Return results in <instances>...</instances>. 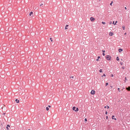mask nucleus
Wrapping results in <instances>:
<instances>
[{
	"mask_svg": "<svg viewBox=\"0 0 130 130\" xmlns=\"http://www.w3.org/2000/svg\"><path fill=\"white\" fill-rule=\"evenodd\" d=\"M105 58L108 60H110L111 59V57L109 55H107L105 56Z\"/></svg>",
	"mask_w": 130,
	"mask_h": 130,
	"instance_id": "1",
	"label": "nucleus"
},
{
	"mask_svg": "<svg viewBox=\"0 0 130 130\" xmlns=\"http://www.w3.org/2000/svg\"><path fill=\"white\" fill-rule=\"evenodd\" d=\"M72 109L73 110H74L76 112L77 111L79 110L78 108L77 107L76 108V107L75 106H74L73 107Z\"/></svg>",
	"mask_w": 130,
	"mask_h": 130,
	"instance_id": "2",
	"label": "nucleus"
},
{
	"mask_svg": "<svg viewBox=\"0 0 130 130\" xmlns=\"http://www.w3.org/2000/svg\"><path fill=\"white\" fill-rule=\"evenodd\" d=\"M95 91L93 90H92L91 91V94L92 95H94L95 93Z\"/></svg>",
	"mask_w": 130,
	"mask_h": 130,
	"instance_id": "3",
	"label": "nucleus"
},
{
	"mask_svg": "<svg viewBox=\"0 0 130 130\" xmlns=\"http://www.w3.org/2000/svg\"><path fill=\"white\" fill-rule=\"evenodd\" d=\"M90 20L91 21H93L95 19L92 17H91L90 18Z\"/></svg>",
	"mask_w": 130,
	"mask_h": 130,
	"instance_id": "4",
	"label": "nucleus"
},
{
	"mask_svg": "<svg viewBox=\"0 0 130 130\" xmlns=\"http://www.w3.org/2000/svg\"><path fill=\"white\" fill-rule=\"evenodd\" d=\"M126 88L127 90L130 91V86H128V87H126Z\"/></svg>",
	"mask_w": 130,
	"mask_h": 130,
	"instance_id": "5",
	"label": "nucleus"
},
{
	"mask_svg": "<svg viewBox=\"0 0 130 130\" xmlns=\"http://www.w3.org/2000/svg\"><path fill=\"white\" fill-rule=\"evenodd\" d=\"M123 51V50L122 49L120 48L118 49V51H119V53H121Z\"/></svg>",
	"mask_w": 130,
	"mask_h": 130,
	"instance_id": "6",
	"label": "nucleus"
},
{
	"mask_svg": "<svg viewBox=\"0 0 130 130\" xmlns=\"http://www.w3.org/2000/svg\"><path fill=\"white\" fill-rule=\"evenodd\" d=\"M113 34V33L111 32H110L109 33V35L110 36H112Z\"/></svg>",
	"mask_w": 130,
	"mask_h": 130,
	"instance_id": "7",
	"label": "nucleus"
},
{
	"mask_svg": "<svg viewBox=\"0 0 130 130\" xmlns=\"http://www.w3.org/2000/svg\"><path fill=\"white\" fill-rule=\"evenodd\" d=\"M15 101L16 102L18 103H19V100H18L17 99H16L15 100Z\"/></svg>",
	"mask_w": 130,
	"mask_h": 130,
	"instance_id": "8",
	"label": "nucleus"
},
{
	"mask_svg": "<svg viewBox=\"0 0 130 130\" xmlns=\"http://www.w3.org/2000/svg\"><path fill=\"white\" fill-rule=\"evenodd\" d=\"M114 21H113V22L112 24H114V25H116V23L117 22V21H115V23H114Z\"/></svg>",
	"mask_w": 130,
	"mask_h": 130,
	"instance_id": "9",
	"label": "nucleus"
},
{
	"mask_svg": "<svg viewBox=\"0 0 130 130\" xmlns=\"http://www.w3.org/2000/svg\"><path fill=\"white\" fill-rule=\"evenodd\" d=\"M43 4H42V3H41V4L40 5V7H43Z\"/></svg>",
	"mask_w": 130,
	"mask_h": 130,
	"instance_id": "10",
	"label": "nucleus"
},
{
	"mask_svg": "<svg viewBox=\"0 0 130 130\" xmlns=\"http://www.w3.org/2000/svg\"><path fill=\"white\" fill-rule=\"evenodd\" d=\"M115 117V116L113 115H112V119H114L115 120H116V118H114V117Z\"/></svg>",
	"mask_w": 130,
	"mask_h": 130,
	"instance_id": "11",
	"label": "nucleus"
},
{
	"mask_svg": "<svg viewBox=\"0 0 130 130\" xmlns=\"http://www.w3.org/2000/svg\"><path fill=\"white\" fill-rule=\"evenodd\" d=\"M104 107L105 108H107V109H108L109 108V107L108 105H107V106H105Z\"/></svg>",
	"mask_w": 130,
	"mask_h": 130,
	"instance_id": "12",
	"label": "nucleus"
},
{
	"mask_svg": "<svg viewBox=\"0 0 130 130\" xmlns=\"http://www.w3.org/2000/svg\"><path fill=\"white\" fill-rule=\"evenodd\" d=\"M69 26V25H67L66 26V27L65 28V29H68V28H67V27H68Z\"/></svg>",
	"mask_w": 130,
	"mask_h": 130,
	"instance_id": "13",
	"label": "nucleus"
},
{
	"mask_svg": "<svg viewBox=\"0 0 130 130\" xmlns=\"http://www.w3.org/2000/svg\"><path fill=\"white\" fill-rule=\"evenodd\" d=\"M116 59L118 61L119 60V58L118 56H117V57Z\"/></svg>",
	"mask_w": 130,
	"mask_h": 130,
	"instance_id": "14",
	"label": "nucleus"
},
{
	"mask_svg": "<svg viewBox=\"0 0 130 130\" xmlns=\"http://www.w3.org/2000/svg\"><path fill=\"white\" fill-rule=\"evenodd\" d=\"M33 14V12H30L29 14V15L30 16H31L32 14Z\"/></svg>",
	"mask_w": 130,
	"mask_h": 130,
	"instance_id": "15",
	"label": "nucleus"
},
{
	"mask_svg": "<svg viewBox=\"0 0 130 130\" xmlns=\"http://www.w3.org/2000/svg\"><path fill=\"white\" fill-rule=\"evenodd\" d=\"M46 110L48 111L49 110V108L48 107H47L46 108Z\"/></svg>",
	"mask_w": 130,
	"mask_h": 130,
	"instance_id": "16",
	"label": "nucleus"
},
{
	"mask_svg": "<svg viewBox=\"0 0 130 130\" xmlns=\"http://www.w3.org/2000/svg\"><path fill=\"white\" fill-rule=\"evenodd\" d=\"M122 28L123 30H125V26L124 25L122 26Z\"/></svg>",
	"mask_w": 130,
	"mask_h": 130,
	"instance_id": "17",
	"label": "nucleus"
},
{
	"mask_svg": "<svg viewBox=\"0 0 130 130\" xmlns=\"http://www.w3.org/2000/svg\"><path fill=\"white\" fill-rule=\"evenodd\" d=\"M99 72H102V69H100V70H99Z\"/></svg>",
	"mask_w": 130,
	"mask_h": 130,
	"instance_id": "18",
	"label": "nucleus"
},
{
	"mask_svg": "<svg viewBox=\"0 0 130 130\" xmlns=\"http://www.w3.org/2000/svg\"><path fill=\"white\" fill-rule=\"evenodd\" d=\"M102 77H103V76H106L105 74L104 73L103 74V75H102Z\"/></svg>",
	"mask_w": 130,
	"mask_h": 130,
	"instance_id": "19",
	"label": "nucleus"
},
{
	"mask_svg": "<svg viewBox=\"0 0 130 130\" xmlns=\"http://www.w3.org/2000/svg\"><path fill=\"white\" fill-rule=\"evenodd\" d=\"M108 84V83H106L105 84V86H107Z\"/></svg>",
	"mask_w": 130,
	"mask_h": 130,
	"instance_id": "20",
	"label": "nucleus"
},
{
	"mask_svg": "<svg viewBox=\"0 0 130 130\" xmlns=\"http://www.w3.org/2000/svg\"><path fill=\"white\" fill-rule=\"evenodd\" d=\"M127 80V79L126 77H125V82H126V80Z\"/></svg>",
	"mask_w": 130,
	"mask_h": 130,
	"instance_id": "21",
	"label": "nucleus"
},
{
	"mask_svg": "<svg viewBox=\"0 0 130 130\" xmlns=\"http://www.w3.org/2000/svg\"><path fill=\"white\" fill-rule=\"evenodd\" d=\"M101 23L102 24H105V22H102Z\"/></svg>",
	"mask_w": 130,
	"mask_h": 130,
	"instance_id": "22",
	"label": "nucleus"
},
{
	"mask_svg": "<svg viewBox=\"0 0 130 130\" xmlns=\"http://www.w3.org/2000/svg\"><path fill=\"white\" fill-rule=\"evenodd\" d=\"M120 64L122 65L123 63V62H120Z\"/></svg>",
	"mask_w": 130,
	"mask_h": 130,
	"instance_id": "23",
	"label": "nucleus"
},
{
	"mask_svg": "<svg viewBox=\"0 0 130 130\" xmlns=\"http://www.w3.org/2000/svg\"><path fill=\"white\" fill-rule=\"evenodd\" d=\"M113 3V2L112 1L111 3H110V5H111L112 4V3Z\"/></svg>",
	"mask_w": 130,
	"mask_h": 130,
	"instance_id": "24",
	"label": "nucleus"
},
{
	"mask_svg": "<svg viewBox=\"0 0 130 130\" xmlns=\"http://www.w3.org/2000/svg\"><path fill=\"white\" fill-rule=\"evenodd\" d=\"M112 24V22L110 21L109 23V24Z\"/></svg>",
	"mask_w": 130,
	"mask_h": 130,
	"instance_id": "25",
	"label": "nucleus"
},
{
	"mask_svg": "<svg viewBox=\"0 0 130 130\" xmlns=\"http://www.w3.org/2000/svg\"><path fill=\"white\" fill-rule=\"evenodd\" d=\"M118 91H119V92H120V91H121L120 90V88H118Z\"/></svg>",
	"mask_w": 130,
	"mask_h": 130,
	"instance_id": "26",
	"label": "nucleus"
},
{
	"mask_svg": "<svg viewBox=\"0 0 130 130\" xmlns=\"http://www.w3.org/2000/svg\"><path fill=\"white\" fill-rule=\"evenodd\" d=\"M85 121L86 122V121H87V119L86 118H85Z\"/></svg>",
	"mask_w": 130,
	"mask_h": 130,
	"instance_id": "27",
	"label": "nucleus"
},
{
	"mask_svg": "<svg viewBox=\"0 0 130 130\" xmlns=\"http://www.w3.org/2000/svg\"><path fill=\"white\" fill-rule=\"evenodd\" d=\"M50 40H51V42H52L53 40H52V38H50Z\"/></svg>",
	"mask_w": 130,
	"mask_h": 130,
	"instance_id": "28",
	"label": "nucleus"
},
{
	"mask_svg": "<svg viewBox=\"0 0 130 130\" xmlns=\"http://www.w3.org/2000/svg\"><path fill=\"white\" fill-rule=\"evenodd\" d=\"M7 126L8 127H10V125H9L8 124L7 125Z\"/></svg>",
	"mask_w": 130,
	"mask_h": 130,
	"instance_id": "29",
	"label": "nucleus"
},
{
	"mask_svg": "<svg viewBox=\"0 0 130 130\" xmlns=\"http://www.w3.org/2000/svg\"><path fill=\"white\" fill-rule=\"evenodd\" d=\"M121 68L123 69H124L125 68L124 67H122Z\"/></svg>",
	"mask_w": 130,
	"mask_h": 130,
	"instance_id": "30",
	"label": "nucleus"
},
{
	"mask_svg": "<svg viewBox=\"0 0 130 130\" xmlns=\"http://www.w3.org/2000/svg\"><path fill=\"white\" fill-rule=\"evenodd\" d=\"M107 111H106L105 112V114L107 115Z\"/></svg>",
	"mask_w": 130,
	"mask_h": 130,
	"instance_id": "31",
	"label": "nucleus"
},
{
	"mask_svg": "<svg viewBox=\"0 0 130 130\" xmlns=\"http://www.w3.org/2000/svg\"><path fill=\"white\" fill-rule=\"evenodd\" d=\"M104 56L105 55V54L104 53H103L102 54Z\"/></svg>",
	"mask_w": 130,
	"mask_h": 130,
	"instance_id": "32",
	"label": "nucleus"
},
{
	"mask_svg": "<svg viewBox=\"0 0 130 130\" xmlns=\"http://www.w3.org/2000/svg\"><path fill=\"white\" fill-rule=\"evenodd\" d=\"M71 77V78H74V76H71V77Z\"/></svg>",
	"mask_w": 130,
	"mask_h": 130,
	"instance_id": "33",
	"label": "nucleus"
},
{
	"mask_svg": "<svg viewBox=\"0 0 130 130\" xmlns=\"http://www.w3.org/2000/svg\"><path fill=\"white\" fill-rule=\"evenodd\" d=\"M100 58V56H98V58L99 59Z\"/></svg>",
	"mask_w": 130,
	"mask_h": 130,
	"instance_id": "34",
	"label": "nucleus"
},
{
	"mask_svg": "<svg viewBox=\"0 0 130 130\" xmlns=\"http://www.w3.org/2000/svg\"><path fill=\"white\" fill-rule=\"evenodd\" d=\"M106 119H107H107H108V116H106Z\"/></svg>",
	"mask_w": 130,
	"mask_h": 130,
	"instance_id": "35",
	"label": "nucleus"
},
{
	"mask_svg": "<svg viewBox=\"0 0 130 130\" xmlns=\"http://www.w3.org/2000/svg\"><path fill=\"white\" fill-rule=\"evenodd\" d=\"M6 129L7 130L9 129V128H8V127H7V126L6 127Z\"/></svg>",
	"mask_w": 130,
	"mask_h": 130,
	"instance_id": "36",
	"label": "nucleus"
},
{
	"mask_svg": "<svg viewBox=\"0 0 130 130\" xmlns=\"http://www.w3.org/2000/svg\"><path fill=\"white\" fill-rule=\"evenodd\" d=\"M99 59H98H98H96V61H99Z\"/></svg>",
	"mask_w": 130,
	"mask_h": 130,
	"instance_id": "37",
	"label": "nucleus"
},
{
	"mask_svg": "<svg viewBox=\"0 0 130 130\" xmlns=\"http://www.w3.org/2000/svg\"><path fill=\"white\" fill-rule=\"evenodd\" d=\"M113 75L112 74L111 75V76L112 77H113Z\"/></svg>",
	"mask_w": 130,
	"mask_h": 130,
	"instance_id": "38",
	"label": "nucleus"
},
{
	"mask_svg": "<svg viewBox=\"0 0 130 130\" xmlns=\"http://www.w3.org/2000/svg\"><path fill=\"white\" fill-rule=\"evenodd\" d=\"M41 3H42V4H44V3L43 2V1L42 2H41Z\"/></svg>",
	"mask_w": 130,
	"mask_h": 130,
	"instance_id": "39",
	"label": "nucleus"
},
{
	"mask_svg": "<svg viewBox=\"0 0 130 130\" xmlns=\"http://www.w3.org/2000/svg\"><path fill=\"white\" fill-rule=\"evenodd\" d=\"M6 113H3V115H5V114Z\"/></svg>",
	"mask_w": 130,
	"mask_h": 130,
	"instance_id": "40",
	"label": "nucleus"
},
{
	"mask_svg": "<svg viewBox=\"0 0 130 130\" xmlns=\"http://www.w3.org/2000/svg\"><path fill=\"white\" fill-rule=\"evenodd\" d=\"M102 51L103 52V53L104 52H105V51L104 50H102Z\"/></svg>",
	"mask_w": 130,
	"mask_h": 130,
	"instance_id": "41",
	"label": "nucleus"
},
{
	"mask_svg": "<svg viewBox=\"0 0 130 130\" xmlns=\"http://www.w3.org/2000/svg\"><path fill=\"white\" fill-rule=\"evenodd\" d=\"M48 107H50V108L51 107V106H50V105H48Z\"/></svg>",
	"mask_w": 130,
	"mask_h": 130,
	"instance_id": "42",
	"label": "nucleus"
},
{
	"mask_svg": "<svg viewBox=\"0 0 130 130\" xmlns=\"http://www.w3.org/2000/svg\"><path fill=\"white\" fill-rule=\"evenodd\" d=\"M126 32H125V33H124V35H126Z\"/></svg>",
	"mask_w": 130,
	"mask_h": 130,
	"instance_id": "43",
	"label": "nucleus"
},
{
	"mask_svg": "<svg viewBox=\"0 0 130 130\" xmlns=\"http://www.w3.org/2000/svg\"><path fill=\"white\" fill-rule=\"evenodd\" d=\"M124 88V87L123 88H122V90H123V89Z\"/></svg>",
	"mask_w": 130,
	"mask_h": 130,
	"instance_id": "44",
	"label": "nucleus"
},
{
	"mask_svg": "<svg viewBox=\"0 0 130 130\" xmlns=\"http://www.w3.org/2000/svg\"><path fill=\"white\" fill-rule=\"evenodd\" d=\"M1 125H3V124L2 123L1 124Z\"/></svg>",
	"mask_w": 130,
	"mask_h": 130,
	"instance_id": "45",
	"label": "nucleus"
},
{
	"mask_svg": "<svg viewBox=\"0 0 130 130\" xmlns=\"http://www.w3.org/2000/svg\"><path fill=\"white\" fill-rule=\"evenodd\" d=\"M124 8H126V7H125Z\"/></svg>",
	"mask_w": 130,
	"mask_h": 130,
	"instance_id": "46",
	"label": "nucleus"
},
{
	"mask_svg": "<svg viewBox=\"0 0 130 130\" xmlns=\"http://www.w3.org/2000/svg\"><path fill=\"white\" fill-rule=\"evenodd\" d=\"M28 130H30V129H29Z\"/></svg>",
	"mask_w": 130,
	"mask_h": 130,
	"instance_id": "47",
	"label": "nucleus"
},
{
	"mask_svg": "<svg viewBox=\"0 0 130 130\" xmlns=\"http://www.w3.org/2000/svg\"><path fill=\"white\" fill-rule=\"evenodd\" d=\"M127 9L126 8V9Z\"/></svg>",
	"mask_w": 130,
	"mask_h": 130,
	"instance_id": "48",
	"label": "nucleus"
}]
</instances>
